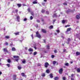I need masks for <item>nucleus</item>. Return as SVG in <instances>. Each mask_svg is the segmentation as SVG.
Returning a JSON list of instances; mask_svg holds the SVG:
<instances>
[{
	"mask_svg": "<svg viewBox=\"0 0 80 80\" xmlns=\"http://www.w3.org/2000/svg\"><path fill=\"white\" fill-rule=\"evenodd\" d=\"M13 57L14 58H17V59H15V60L16 61V62H18V60L19 58V56H14Z\"/></svg>",
	"mask_w": 80,
	"mask_h": 80,
	"instance_id": "f257e3e1",
	"label": "nucleus"
},
{
	"mask_svg": "<svg viewBox=\"0 0 80 80\" xmlns=\"http://www.w3.org/2000/svg\"><path fill=\"white\" fill-rule=\"evenodd\" d=\"M36 35L37 37L39 38H41V36L40 35V34H39L38 31H37V32H36Z\"/></svg>",
	"mask_w": 80,
	"mask_h": 80,
	"instance_id": "f03ea898",
	"label": "nucleus"
},
{
	"mask_svg": "<svg viewBox=\"0 0 80 80\" xmlns=\"http://www.w3.org/2000/svg\"><path fill=\"white\" fill-rule=\"evenodd\" d=\"M59 74H62L63 73V68H61L58 71Z\"/></svg>",
	"mask_w": 80,
	"mask_h": 80,
	"instance_id": "7ed1b4c3",
	"label": "nucleus"
},
{
	"mask_svg": "<svg viewBox=\"0 0 80 80\" xmlns=\"http://www.w3.org/2000/svg\"><path fill=\"white\" fill-rule=\"evenodd\" d=\"M48 65H49V64L47 62H46L44 64V67L45 68H47Z\"/></svg>",
	"mask_w": 80,
	"mask_h": 80,
	"instance_id": "20e7f679",
	"label": "nucleus"
},
{
	"mask_svg": "<svg viewBox=\"0 0 80 80\" xmlns=\"http://www.w3.org/2000/svg\"><path fill=\"white\" fill-rule=\"evenodd\" d=\"M71 30H72V28H68L67 29V31H66V33L70 32V31H71Z\"/></svg>",
	"mask_w": 80,
	"mask_h": 80,
	"instance_id": "39448f33",
	"label": "nucleus"
},
{
	"mask_svg": "<svg viewBox=\"0 0 80 80\" xmlns=\"http://www.w3.org/2000/svg\"><path fill=\"white\" fill-rule=\"evenodd\" d=\"M42 32L44 33H47V31L44 29H42Z\"/></svg>",
	"mask_w": 80,
	"mask_h": 80,
	"instance_id": "423d86ee",
	"label": "nucleus"
},
{
	"mask_svg": "<svg viewBox=\"0 0 80 80\" xmlns=\"http://www.w3.org/2000/svg\"><path fill=\"white\" fill-rule=\"evenodd\" d=\"M3 50L4 51V52H7V53H8V51L7 50V48H4L3 49Z\"/></svg>",
	"mask_w": 80,
	"mask_h": 80,
	"instance_id": "0eeeda50",
	"label": "nucleus"
},
{
	"mask_svg": "<svg viewBox=\"0 0 80 80\" xmlns=\"http://www.w3.org/2000/svg\"><path fill=\"white\" fill-rule=\"evenodd\" d=\"M71 40L70 39V38H68V40L67 41L68 42H67L66 43H67V44H69V43L70 42Z\"/></svg>",
	"mask_w": 80,
	"mask_h": 80,
	"instance_id": "6e6552de",
	"label": "nucleus"
},
{
	"mask_svg": "<svg viewBox=\"0 0 80 80\" xmlns=\"http://www.w3.org/2000/svg\"><path fill=\"white\" fill-rule=\"evenodd\" d=\"M49 77L51 78H53V74H52V73H50L49 74Z\"/></svg>",
	"mask_w": 80,
	"mask_h": 80,
	"instance_id": "1a4fd4ad",
	"label": "nucleus"
},
{
	"mask_svg": "<svg viewBox=\"0 0 80 80\" xmlns=\"http://www.w3.org/2000/svg\"><path fill=\"white\" fill-rule=\"evenodd\" d=\"M76 18L77 20H79V19L80 18V16H79L78 15H77L76 16Z\"/></svg>",
	"mask_w": 80,
	"mask_h": 80,
	"instance_id": "9d476101",
	"label": "nucleus"
},
{
	"mask_svg": "<svg viewBox=\"0 0 80 80\" xmlns=\"http://www.w3.org/2000/svg\"><path fill=\"white\" fill-rule=\"evenodd\" d=\"M13 76L14 77L13 78V80H16L17 79V78H16V77H17V75H14Z\"/></svg>",
	"mask_w": 80,
	"mask_h": 80,
	"instance_id": "9b49d317",
	"label": "nucleus"
},
{
	"mask_svg": "<svg viewBox=\"0 0 80 80\" xmlns=\"http://www.w3.org/2000/svg\"><path fill=\"white\" fill-rule=\"evenodd\" d=\"M11 50H12V51H16V49H15V48L14 47L12 48Z\"/></svg>",
	"mask_w": 80,
	"mask_h": 80,
	"instance_id": "f8f14e48",
	"label": "nucleus"
},
{
	"mask_svg": "<svg viewBox=\"0 0 80 80\" xmlns=\"http://www.w3.org/2000/svg\"><path fill=\"white\" fill-rule=\"evenodd\" d=\"M17 19L18 22H19L20 20V17L19 16H17Z\"/></svg>",
	"mask_w": 80,
	"mask_h": 80,
	"instance_id": "ddd939ff",
	"label": "nucleus"
},
{
	"mask_svg": "<svg viewBox=\"0 0 80 80\" xmlns=\"http://www.w3.org/2000/svg\"><path fill=\"white\" fill-rule=\"evenodd\" d=\"M76 70L78 73H79V72H80V68H78Z\"/></svg>",
	"mask_w": 80,
	"mask_h": 80,
	"instance_id": "4468645a",
	"label": "nucleus"
},
{
	"mask_svg": "<svg viewBox=\"0 0 80 80\" xmlns=\"http://www.w3.org/2000/svg\"><path fill=\"white\" fill-rule=\"evenodd\" d=\"M28 50L29 52H33V50L32 48H29Z\"/></svg>",
	"mask_w": 80,
	"mask_h": 80,
	"instance_id": "2eb2a0df",
	"label": "nucleus"
},
{
	"mask_svg": "<svg viewBox=\"0 0 80 80\" xmlns=\"http://www.w3.org/2000/svg\"><path fill=\"white\" fill-rule=\"evenodd\" d=\"M17 5L18 7H20L22 6V4H21L18 3Z\"/></svg>",
	"mask_w": 80,
	"mask_h": 80,
	"instance_id": "dca6fc26",
	"label": "nucleus"
},
{
	"mask_svg": "<svg viewBox=\"0 0 80 80\" xmlns=\"http://www.w3.org/2000/svg\"><path fill=\"white\" fill-rule=\"evenodd\" d=\"M76 55L77 56L79 55H80V52H76Z\"/></svg>",
	"mask_w": 80,
	"mask_h": 80,
	"instance_id": "f3484780",
	"label": "nucleus"
},
{
	"mask_svg": "<svg viewBox=\"0 0 80 80\" xmlns=\"http://www.w3.org/2000/svg\"><path fill=\"white\" fill-rule=\"evenodd\" d=\"M5 38H7V39H8V38H10V37L8 36H6L5 37Z\"/></svg>",
	"mask_w": 80,
	"mask_h": 80,
	"instance_id": "a211bd4d",
	"label": "nucleus"
},
{
	"mask_svg": "<svg viewBox=\"0 0 80 80\" xmlns=\"http://www.w3.org/2000/svg\"><path fill=\"white\" fill-rule=\"evenodd\" d=\"M53 28V26L52 25L50 26L49 27V29H52Z\"/></svg>",
	"mask_w": 80,
	"mask_h": 80,
	"instance_id": "6ab92c4d",
	"label": "nucleus"
},
{
	"mask_svg": "<svg viewBox=\"0 0 80 80\" xmlns=\"http://www.w3.org/2000/svg\"><path fill=\"white\" fill-rule=\"evenodd\" d=\"M46 47H47L46 48L47 49H50V46H49V45H47Z\"/></svg>",
	"mask_w": 80,
	"mask_h": 80,
	"instance_id": "aec40b11",
	"label": "nucleus"
},
{
	"mask_svg": "<svg viewBox=\"0 0 80 80\" xmlns=\"http://www.w3.org/2000/svg\"><path fill=\"white\" fill-rule=\"evenodd\" d=\"M45 10L43 9H42L41 10V13H45Z\"/></svg>",
	"mask_w": 80,
	"mask_h": 80,
	"instance_id": "412c9836",
	"label": "nucleus"
},
{
	"mask_svg": "<svg viewBox=\"0 0 80 80\" xmlns=\"http://www.w3.org/2000/svg\"><path fill=\"white\" fill-rule=\"evenodd\" d=\"M65 65L66 66H68H68H69V63L67 62L66 63H65Z\"/></svg>",
	"mask_w": 80,
	"mask_h": 80,
	"instance_id": "4be33fe9",
	"label": "nucleus"
},
{
	"mask_svg": "<svg viewBox=\"0 0 80 80\" xmlns=\"http://www.w3.org/2000/svg\"><path fill=\"white\" fill-rule=\"evenodd\" d=\"M58 77H56L54 78V79L55 80H58Z\"/></svg>",
	"mask_w": 80,
	"mask_h": 80,
	"instance_id": "5701e85b",
	"label": "nucleus"
},
{
	"mask_svg": "<svg viewBox=\"0 0 80 80\" xmlns=\"http://www.w3.org/2000/svg\"><path fill=\"white\" fill-rule=\"evenodd\" d=\"M46 72L47 73H50V71L49 69H47L46 70Z\"/></svg>",
	"mask_w": 80,
	"mask_h": 80,
	"instance_id": "b1692460",
	"label": "nucleus"
},
{
	"mask_svg": "<svg viewBox=\"0 0 80 80\" xmlns=\"http://www.w3.org/2000/svg\"><path fill=\"white\" fill-rule=\"evenodd\" d=\"M7 62L8 63H10L11 62V60L10 59H8L7 60Z\"/></svg>",
	"mask_w": 80,
	"mask_h": 80,
	"instance_id": "393cba45",
	"label": "nucleus"
},
{
	"mask_svg": "<svg viewBox=\"0 0 80 80\" xmlns=\"http://www.w3.org/2000/svg\"><path fill=\"white\" fill-rule=\"evenodd\" d=\"M21 75H22V76L23 77H24L25 76H26V75H25V74H24V73L22 72L21 73Z\"/></svg>",
	"mask_w": 80,
	"mask_h": 80,
	"instance_id": "a878e982",
	"label": "nucleus"
},
{
	"mask_svg": "<svg viewBox=\"0 0 80 80\" xmlns=\"http://www.w3.org/2000/svg\"><path fill=\"white\" fill-rule=\"evenodd\" d=\"M25 62H26V61H25V60H24L22 61V63L25 64Z\"/></svg>",
	"mask_w": 80,
	"mask_h": 80,
	"instance_id": "bb28decb",
	"label": "nucleus"
},
{
	"mask_svg": "<svg viewBox=\"0 0 80 80\" xmlns=\"http://www.w3.org/2000/svg\"><path fill=\"white\" fill-rule=\"evenodd\" d=\"M14 34L15 35H19V32H17L16 33H14Z\"/></svg>",
	"mask_w": 80,
	"mask_h": 80,
	"instance_id": "cd10ccee",
	"label": "nucleus"
},
{
	"mask_svg": "<svg viewBox=\"0 0 80 80\" xmlns=\"http://www.w3.org/2000/svg\"><path fill=\"white\" fill-rule=\"evenodd\" d=\"M5 45L6 46H7L8 45V43L7 42H6L5 43Z\"/></svg>",
	"mask_w": 80,
	"mask_h": 80,
	"instance_id": "c85d7f7f",
	"label": "nucleus"
},
{
	"mask_svg": "<svg viewBox=\"0 0 80 80\" xmlns=\"http://www.w3.org/2000/svg\"><path fill=\"white\" fill-rule=\"evenodd\" d=\"M18 70H21V69H22V68L19 66H18Z\"/></svg>",
	"mask_w": 80,
	"mask_h": 80,
	"instance_id": "c756f323",
	"label": "nucleus"
},
{
	"mask_svg": "<svg viewBox=\"0 0 80 80\" xmlns=\"http://www.w3.org/2000/svg\"><path fill=\"white\" fill-rule=\"evenodd\" d=\"M56 63H57V62H56V61H53V62L52 63L53 64V65H55V64H56Z\"/></svg>",
	"mask_w": 80,
	"mask_h": 80,
	"instance_id": "7c9ffc66",
	"label": "nucleus"
},
{
	"mask_svg": "<svg viewBox=\"0 0 80 80\" xmlns=\"http://www.w3.org/2000/svg\"><path fill=\"white\" fill-rule=\"evenodd\" d=\"M33 4H37V2L36 1H33L32 2Z\"/></svg>",
	"mask_w": 80,
	"mask_h": 80,
	"instance_id": "2f4dec72",
	"label": "nucleus"
},
{
	"mask_svg": "<svg viewBox=\"0 0 80 80\" xmlns=\"http://www.w3.org/2000/svg\"><path fill=\"white\" fill-rule=\"evenodd\" d=\"M30 10H31L30 8H28L27 9L28 12H30Z\"/></svg>",
	"mask_w": 80,
	"mask_h": 80,
	"instance_id": "473e14b6",
	"label": "nucleus"
},
{
	"mask_svg": "<svg viewBox=\"0 0 80 80\" xmlns=\"http://www.w3.org/2000/svg\"><path fill=\"white\" fill-rule=\"evenodd\" d=\"M42 77H45V74L44 73H43L42 75Z\"/></svg>",
	"mask_w": 80,
	"mask_h": 80,
	"instance_id": "72a5a7b5",
	"label": "nucleus"
},
{
	"mask_svg": "<svg viewBox=\"0 0 80 80\" xmlns=\"http://www.w3.org/2000/svg\"><path fill=\"white\" fill-rule=\"evenodd\" d=\"M62 80H66V78H65V77L64 76L62 77Z\"/></svg>",
	"mask_w": 80,
	"mask_h": 80,
	"instance_id": "f704fd0d",
	"label": "nucleus"
},
{
	"mask_svg": "<svg viewBox=\"0 0 80 80\" xmlns=\"http://www.w3.org/2000/svg\"><path fill=\"white\" fill-rule=\"evenodd\" d=\"M37 53V52H35L33 53V55H36Z\"/></svg>",
	"mask_w": 80,
	"mask_h": 80,
	"instance_id": "c9c22d12",
	"label": "nucleus"
},
{
	"mask_svg": "<svg viewBox=\"0 0 80 80\" xmlns=\"http://www.w3.org/2000/svg\"><path fill=\"white\" fill-rule=\"evenodd\" d=\"M63 5H67V3H66V2H64V3H63Z\"/></svg>",
	"mask_w": 80,
	"mask_h": 80,
	"instance_id": "e433bc0d",
	"label": "nucleus"
},
{
	"mask_svg": "<svg viewBox=\"0 0 80 80\" xmlns=\"http://www.w3.org/2000/svg\"><path fill=\"white\" fill-rule=\"evenodd\" d=\"M6 65L7 66H8V67H10V64H6Z\"/></svg>",
	"mask_w": 80,
	"mask_h": 80,
	"instance_id": "4c0bfd02",
	"label": "nucleus"
},
{
	"mask_svg": "<svg viewBox=\"0 0 80 80\" xmlns=\"http://www.w3.org/2000/svg\"><path fill=\"white\" fill-rule=\"evenodd\" d=\"M33 17H32V16H31L30 17V19L31 20H32V19H33Z\"/></svg>",
	"mask_w": 80,
	"mask_h": 80,
	"instance_id": "58836bf2",
	"label": "nucleus"
},
{
	"mask_svg": "<svg viewBox=\"0 0 80 80\" xmlns=\"http://www.w3.org/2000/svg\"><path fill=\"white\" fill-rule=\"evenodd\" d=\"M65 20H63L62 21V23H65Z\"/></svg>",
	"mask_w": 80,
	"mask_h": 80,
	"instance_id": "ea45409f",
	"label": "nucleus"
},
{
	"mask_svg": "<svg viewBox=\"0 0 80 80\" xmlns=\"http://www.w3.org/2000/svg\"><path fill=\"white\" fill-rule=\"evenodd\" d=\"M54 52L56 53H57V50H55L53 51Z\"/></svg>",
	"mask_w": 80,
	"mask_h": 80,
	"instance_id": "a19ab883",
	"label": "nucleus"
},
{
	"mask_svg": "<svg viewBox=\"0 0 80 80\" xmlns=\"http://www.w3.org/2000/svg\"><path fill=\"white\" fill-rule=\"evenodd\" d=\"M56 32H57V33H60V30H56Z\"/></svg>",
	"mask_w": 80,
	"mask_h": 80,
	"instance_id": "79ce46f5",
	"label": "nucleus"
},
{
	"mask_svg": "<svg viewBox=\"0 0 80 80\" xmlns=\"http://www.w3.org/2000/svg\"><path fill=\"white\" fill-rule=\"evenodd\" d=\"M37 22L38 23H40V21L38 20V19L37 20Z\"/></svg>",
	"mask_w": 80,
	"mask_h": 80,
	"instance_id": "37998d69",
	"label": "nucleus"
},
{
	"mask_svg": "<svg viewBox=\"0 0 80 80\" xmlns=\"http://www.w3.org/2000/svg\"><path fill=\"white\" fill-rule=\"evenodd\" d=\"M31 37H32V39H33V34H32L31 35Z\"/></svg>",
	"mask_w": 80,
	"mask_h": 80,
	"instance_id": "c03bdc74",
	"label": "nucleus"
},
{
	"mask_svg": "<svg viewBox=\"0 0 80 80\" xmlns=\"http://www.w3.org/2000/svg\"><path fill=\"white\" fill-rule=\"evenodd\" d=\"M70 25H67L65 26V27L66 28H67V27H70Z\"/></svg>",
	"mask_w": 80,
	"mask_h": 80,
	"instance_id": "a18cd8bd",
	"label": "nucleus"
},
{
	"mask_svg": "<svg viewBox=\"0 0 80 80\" xmlns=\"http://www.w3.org/2000/svg\"><path fill=\"white\" fill-rule=\"evenodd\" d=\"M51 57H52V58H53L55 57V56L54 55H52L51 56Z\"/></svg>",
	"mask_w": 80,
	"mask_h": 80,
	"instance_id": "49530a36",
	"label": "nucleus"
},
{
	"mask_svg": "<svg viewBox=\"0 0 80 80\" xmlns=\"http://www.w3.org/2000/svg\"><path fill=\"white\" fill-rule=\"evenodd\" d=\"M27 20V19L26 18H25L24 19L23 21H24V22H25Z\"/></svg>",
	"mask_w": 80,
	"mask_h": 80,
	"instance_id": "de8ad7c7",
	"label": "nucleus"
},
{
	"mask_svg": "<svg viewBox=\"0 0 80 80\" xmlns=\"http://www.w3.org/2000/svg\"><path fill=\"white\" fill-rule=\"evenodd\" d=\"M46 14L48 15L49 14V12L48 11H46Z\"/></svg>",
	"mask_w": 80,
	"mask_h": 80,
	"instance_id": "09e8293b",
	"label": "nucleus"
},
{
	"mask_svg": "<svg viewBox=\"0 0 80 80\" xmlns=\"http://www.w3.org/2000/svg\"><path fill=\"white\" fill-rule=\"evenodd\" d=\"M31 15H34V14H33V12H32L31 13Z\"/></svg>",
	"mask_w": 80,
	"mask_h": 80,
	"instance_id": "8fccbe9b",
	"label": "nucleus"
},
{
	"mask_svg": "<svg viewBox=\"0 0 80 80\" xmlns=\"http://www.w3.org/2000/svg\"><path fill=\"white\" fill-rule=\"evenodd\" d=\"M10 46H13V43H12H12L10 44Z\"/></svg>",
	"mask_w": 80,
	"mask_h": 80,
	"instance_id": "3c124183",
	"label": "nucleus"
},
{
	"mask_svg": "<svg viewBox=\"0 0 80 80\" xmlns=\"http://www.w3.org/2000/svg\"><path fill=\"white\" fill-rule=\"evenodd\" d=\"M15 12L16 13H17V12H18V10H17V9L15 10Z\"/></svg>",
	"mask_w": 80,
	"mask_h": 80,
	"instance_id": "603ef678",
	"label": "nucleus"
},
{
	"mask_svg": "<svg viewBox=\"0 0 80 80\" xmlns=\"http://www.w3.org/2000/svg\"><path fill=\"white\" fill-rule=\"evenodd\" d=\"M66 51H67L66 49H63V52H66Z\"/></svg>",
	"mask_w": 80,
	"mask_h": 80,
	"instance_id": "864d4df0",
	"label": "nucleus"
},
{
	"mask_svg": "<svg viewBox=\"0 0 80 80\" xmlns=\"http://www.w3.org/2000/svg\"><path fill=\"white\" fill-rule=\"evenodd\" d=\"M56 20V19H54L53 20V23H54V22H55Z\"/></svg>",
	"mask_w": 80,
	"mask_h": 80,
	"instance_id": "5fc2aeb1",
	"label": "nucleus"
},
{
	"mask_svg": "<svg viewBox=\"0 0 80 80\" xmlns=\"http://www.w3.org/2000/svg\"><path fill=\"white\" fill-rule=\"evenodd\" d=\"M43 41H44V43H46V40H45V39H44Z\"/></svg>",
	"mask_w": 80,
	"mask_h": 80,
	"instance_id": "6e6d98bb",
	"label": "nucleus"
},
{
	"mask_svg": "<svg viewBox=\"0 0 80 80\" xmlns=\"http://www.w3.org/2000/svg\"><path fill=\"white\" fill-rule=\"evenodd\" d=\"M61 37H62V38H63V39L65 38H64V37H63V36H61Z\"/></svg>",
	"mask_w": 80,
	"mask_h": 80,
	"instance_id": "4d7b16f0",
	"label": "nucleus"
},
{
	"mask_svg": "<svg viewBox=\"0 0 80 80\" xmlns=\"http://www.w3.org/2000/svg\"><path fill=\"white\" fill-rule=\"evenodd\" d=\"M38 67L40 66V63L38 64Z\"/></svg>",
	"mask_w": 80,
	"mask_h": 80,
	"instance_id": "13d9d810",
	"label": "nucleus"
},
{
	"mask_svg": "<svg viewBox=\"0 0 80 80\" xmlns=\"http://www.w3.org/2000/svg\"><path fill=\"white\" fill-rule=\"evenodd\" d=\"M73 75H73V74H72L71 75V77H73Z\"/></svg>",
	"mask_w": 80,
	"mask_h": 80,
	"instance_id": "bf43d9fd",
	"label": "nucleus"
},
{
	"mask_svg": "<svg viewBox=\"0 0 80 80\" xmlns=\"http://www.w3.org/2000/svg\"><path fill=\"white\" fill-rule=\"evenodd\" d=\"M38 25H37L36 26V28H38Z\"/></svg>",
	"mask_w": 80,
	"mask_h": 80,
	"instance_id": "052dcab7",
	"label": "nucleus"
},
{
	"mask_svg": "<svg viewBox=\"0 0 80 80\" xmlns=\"http://www.w3.org/2000/svg\"><path fill=\"white\" fill-rule=\"evenodd\" d=\"M34 48H35V50H37V47H34Z\"/></svg>",
	"mask_w": 80,
	"mask_h": 80,
	"instance_id": "680f3d73",
	"label": "nucleus"
},
{
	"mask_svg": "<svg viewBox=\"0 0 80 80\" xmlns=\"http://www.w3.org/2000/svg\"><path fill=\"white\" fill-rule=\"evenodd\" d=\"M71 80H74V79L73 78H71Z\"/></svg>",
	"mask_w": 80,
	"mask_h": 80,
	"instance_id": "e2e57ef3",
	"label": "nucleus"
},
{
	"mask_svg": "<svg viewBox=\"0 0 80 80\" xmlns=\"http://www.w3.org/2000/svg\"><path fill=\"white\" fill-rule=\"evenodd\" d=\"M2 73V72H0V75H1Z\"/></svg>",
	"mask_w": 80,
	"mask_h": 80,
	"instance_id": "0e129e2a",
	"label": "nucleus"
},
{
	"mask_svg": "<svg viewBox=\"0 0 80 80\" xmlns=\"http://www.w3.org/2000/svg\"><path fill=\"white\" fill-rule=\"evenodd\" d=\"M25 50H27V49H28V48H27V47H26L25 48Z\"/></svg>",
	"mask_w": 80,
	"mask_h": 80,
	"instance_id": "69168bd1",
	"label": "nucleus"
},
{
	"mask_svg": "<svg viewBox=\"0 0 80 80\" xmlns=\"http://www.w3.org/2000/svg\"><path fill=\"white\" fill-rule=\"evenodd\" d=\"M54 35H57V33H54Z\"/></svg>",
	"mask_w": 80,
	"mask_h": 80,
	"instance_id": "338daca9",
	"label": "nucleus"
},
{
	"mask_svg": "<svg viewBox=\"0 0 80 80\" xmlns=\"http://www.w3.org/2000/svg\"><path fill=\"white\" fill-rule=\"evenodd\" d=\"M70 63H71V64L73 63V62H72V61H71V62H70Z\"/></svg>",
	"mask_w": 80,
	"mask_h": 80,
	"instance_id": "774afa93",
	"label": "nucleus"
}]
</instances>
